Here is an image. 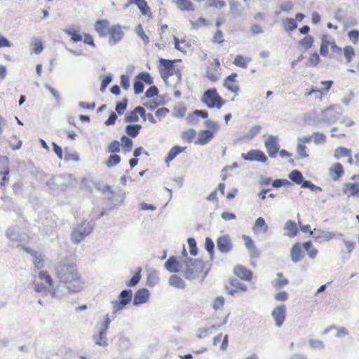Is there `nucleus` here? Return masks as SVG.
Here are the masks:
<instances>
[{
    "mask_svg": "<svg viewBox=\"0 0 359 359\" xmlns=\"http://www.w3.org/2000/svg\"><path fill=\"white\" fill-rule=\"evenodd\" d=\"M243 241H245V245L250 253V257H258L259 256V252L255 247L254 241L252 238L246 235H243L242 236Z\"/></svg>",
    "mask_w": 359,
    "mask_h": 359,
    "instance_id": "16",
    "label": "nucleus"
},
{
    "mask_svg": "<svg viewBox=\"0 0 359 359\" xmlns=\"http://www.w3.org/2000/svg\"><path fill=\"white\" fill-rule=\"evenodd\" d=\"M169 284L178 289H184L186 287L184 280L177 275H172L170 277Z\"/></svg>",
    "mask_w": 359,
    "mask_h": 359,
    "instance_id": "31",
    "label": "nucleus"
},
{
    "mask_svg": "<svg viewBox=\"0 0 359 359\" xmlns=\"http://www.w3.org/2000/svg\"><path fill=\"white\" fill-rule=\"evenodd\" d=\"M121 162V156L118 154H111L105 162L107 168L114 167Z\"/></svg>",
    "mask_w": 359,
    "mask_h": 359,
    "instance_id": "44",
    "label": "nucleus"
},
{
    "mask_svg": "<svg viewBox=\"0 0 359 359\" xmlns=\"http://www.w3.org/2000/svg\"><path fill=\"white\" fill-rule=\"evenodd\" d=\"M175 61V60H171L163 58L159 59V63L163 67V72H167L168 74L172 72L174 69V63Z\"/></svg>",
    "mask_w": 359,
    "mask_h": 359,
    "instance_id": "38",
    "label": "nucleus"
},
{
    "mask_svg": "<svg viewBox=\"0 0 359 359\" xmlns=\"http://www.w3.org/2000/svg\"><path fill=\"white\" fill-rule=\"evenodd\" d=\"M217 248L222 253H228L233 248V243L229 235H224L217 239Z\"/></svg>",
    "mask_w": 359,
    "mask_h": 359,
    "instance_id": "13",
    "label": "nucleus"
},
{
    "mask_svg": "<svg viewBox=\"0 0 359 359\" xmlns=\"http://www.w3.org/2000/svg\"><path fill=\"white\" fill-rule=\"evenodd\" d=\"M268 138L264 142L267 153L271 158L276 156L279 151L280 145L278 144V137L276 135H268Z\"/></svg>",
    "mask_w": 359,
    "mask_h": 359,
    "instance_id": "9",
    "label": "nucleus"
},
{
    "mask_svg": "<svg viewBox=\"0 0 359 359\" xmlns=\"http://www.w3.org/2000/svg\"><path fill=\"white\" fill-rule=\"evenodd\" d=\"M177 6V8L181 11H194V6L190 0H173Z\"/></svg>",
    "mask_w": 359,
    "mask_h": 359,
    "instance_id": "30",
    "label": "nucleus"
},
{
    "mask_svg": "<svg viewBox=\"0 0 359 359\" xmlns=\"http://www.w3.org/2000/svg\"><path fill=\"white\" fill-rule=\"evenodd\" d=\"M141 270L142 269L139 268L138 271L135 273V275L128 281L126 282V285L127 287H131L138 284L141 279Z\"/></svg>",
    "mask_w": 359,
    "mask_h": 359,
    "instance_id": "50",
    "label": "nucleus"
},
{
    "mask_svg": "<svg viewBox=\"0 0 359 359\" xmlns=\"http://www.w3.org/2000/svg\"><path fill=\"white\" fill-rule=\"evenodd\" d=\"M144 88V83H142V81H139L136 78H135L134 83H133V89L134 93L136 95L140 94L143 92Z\"/></svg>",
    "mask_w": 359,
    "mask_h": 359,
    "instance_id": "63",
    "label": "nucleus"
},
{
    "mask_svg": "<svg viewBox=\"0 0 359 359\" xmlns=\"http://www.w3.org/2000/svg\"><path fill=\"white\" fill-rule=\"evenodd\" d=\"M255 233H265L268 231L269 226L263 217H258L252 228Z\"/></svg>",
    "mask_w": 359,
    "mask_h": 359,
    "instance_id": "24",
    "label": "nucleus"
},
{
    "mask_svg": "<svg viewBox=\"0 0 359 359\" xmlns=\"http://www.w3.org/2000/svg\"><path fill=\"white\" fill-rule=\"evenodd\" d=\"M261 126L256 125L252 126L247 134L245 135V138L251 140L261 130Z\"/></svg>",
    "mask_w": 359,
    "mask_h": 359,
    "instance_id": "62",
    "label": "nucleus"
},
{
    "mask_svg": "<svg viewBox=\"0 0 359 359\" xmlns=\"http://www.w3.org/2000/svg\"><path fill=\"white\" fill-rule=\"evenodd\" d=\"M284 234L293 238L297 235L298 227L295 222L292 220H287L284 225Z\"/></svg>",
    "mask_w": 359,
    "mask_h": 359,
    "instance_id": "20",
    "label": "nucleus"
},
{
    "mask_svg": "<svg viewBox=\"0 0 359 359\" xmlns=\"http://www.w3.org/2000/svg\"><path fill=\"white\" fill-rule=\"evenodd\" d=\"M137 79L139 81H142V83H145L146 84L151 85L153 83V79L151 76L150 74L146 72H143L140 73L137 76H135Z\"/></svg>",
    "mask_w": 359,
    "mask_h": 359,
    "instance_id": "49",
    "label": "nucleus"
},
{
    "mask_svg": "<svg viewBox=\"0 0 359 359\" xmlns=\"http://www.w3.org/2000/svg\"><path fill=\"white\" fill-rule=\"evenodd\" d=\"M133 292L130 289L123 290L118 296V300L111 302L113 306L112 314L115 315L117 312L122 311L131 302Z\"/></svg>",
    "mask_w": 359,
    "mask_h": 359,
    "instance_id": "6",
    "label": "nucleus"
},
{
    "mask_svg": "<svg viewBox=\"0 0 359 359\" xmlns=\"http://www.w3.org/2000/svg\"><path fill=\"white\" fill-rule=\"evenodd\" d=\"M128 106V99L123 98L122 101L117 102L116 104L115 110L118 115H122Z\"/></svg>",
    "mask_w": 359,
    "mask_h": 359,
    "instance_id": "51",
    "label": "nucleus"
},
{
    "mask_svg": "<svg viewBox=\"0 0 359 359\" xmlns=\"http://www.w3.org/2000/svg\"><path fill=\"white\" fill-rule=\"evenodd\" d=\"M344 54L346 62L348 63L351 62L353 57L355 55L354 48L351 46H346L344 48Z\"/></svg>",
    "mask_w": 359,
    "mask_h": 359,
    "instance_id": "55",
    "label": "nucleus"
},
{
    "mask_svg": "<svg viewBox=\"0 0 359 359\" xmlns=\"http://www.w3.org/2000/svg\"><path fill=\"white\" fill-rule=\"evenodd\" d=\"M9 159L6 156L0 155V175H8L9 170Z\"/></svg>",
    "mask_w": 359,
    "mask_h": 359,
    "instance_id": "35",
    "label": "nucleus"
},
{
    "mask_svg": "<svg viewBox=\"0 0 359 359\" xmlns=\"http://www.w3.org/2000/svg\"><path fill=\"white\" fill-rule=\"evenodd\" d=\"M290 256L292 261L294 263H297L302 259L304 255L300 243H297L292 247Z\"/></svg>",
    "mask_w": 359,
    "mask_h": 359,
    "instance_id": "23",
    "label": "nucleus"
},
{
    "mask_svg": "<svg viewBox=\"0 0 359 359\" xmlns=\"http://www.w3.org/2000/svg\"><path fill=\"white\" fill-rule=\"evenodd\" d=\"M313 41L314 38L311 35H307L299 41V44L305 50H308L313 46Z\"/></svg>",
    "mask_w": 359,
    "mask_h": 359,
    "instance_id": "48",
    "label": "nucleus"
},
{
    "mask_svg": "<svg viewBox=\"0 0 359 359\" xmlns=\"http://www.w3.org/2000/svg\"><path fill=\"white\" fill-rule=\"evenodd\" d=\"M33 285H34V290L35 292H39V293L43 292L45 294H50V293L48 291L49 286L47 287L43 283H40L36 280H34L33 282Z\"/></svg>",
    "mask_w": 359,
    "mask_h": 359,
    "instance_id": "57",
    "label": "nucleus"
},
{
    "mask_svg": "<svg viewBox=\"0 0 359 359\" xmlns=\"http://www.w3.org/2000/svg\"><path fill=\"white\" fill-rule=\"evenodd\" d=\"M121 150L120 142L118 140L111 142L107 147V152L116 154Z\"/></svg>",
    "mask_w": 359,
    "mask_h": 359,
    "instance_id": "54",
    "label": "nucleus"
},
{
    "mask_svg": "<svg viewBox=\"0 0 359 359\" xmlns=\"http://www.w3.org/2000/svg\"><path fill=\"white\" fill-rule=\"evenodd\" d=\"M186 266L184 269V277L189 280H193L198 277L203 269V262L199 259L187 257L182 263Z\"/></svg>",
    "mask_w": 359,
    "mask_h": 359,
    "instance_id": "3",
    "label": "nucleus"
},
{
    "mask_svg": "<svg viewBox=\"0 0 359 359\" xmlns=\"http://www.w3.org/2000/svg\"><path fill=\"white\" fill-rule=\"evenodd\" d=\"M306 150V147L304 144H303L302 143H298L297 147V152L298 154V157H297L298 160L302 159V158H306L309 157V154Z\"/></svg>",
    "mask_w": 359,
    "mask_h": 359,
    "instance_id": "52",
    "label": "nucleus"
},
{
    "mask_svg": "<svg viewBox=\"0 0 359 359\" xmlns=\"http://www.w3.org/2000/svg\"><path fill=\"white\" fill-rule=\"evenodd\" d=\"M201 101L205 104L209 109H220L225 104V100L217 93V89L215 88L206 90Z\"/></svg>",
    "mask_w": 359,
    "mask_h": 359,
    "instance_id": "4",
    "label": "nucleus"
},
{
    "mask_svg": "<svg viewBox=\"0 0 359 359\" xmlns=\"http://www.w3.org/2000/svg\"><path fill=\"white\" fill-rule=\"evenodd\" d=\"M330 175L334 181H337L344 174V168L341 163H336L330 168Z\"/></svg>",
    "mask_w": 359,
    "mask_h": 359,
    "instance_id": "27",
    "label": "nucleus"
},
{
    "mask_svg": "<svg viewBox=\"0 0 359 359\" xmlns=\"http://www.w3.org/2000/svg\"><path fill=\"white\" fill-rule=\"evenodd\" d=\"M348 36L350 39V41L356 44L358 42L359 40V30L357 29H353L348 32Z\"/></svg>",
    "mask_w": 359,
    "mask_h": 359,
    "instance_id": "64",
    "label": "nucleus"
},
{
    "mask_svg": "<svg viewBox=\"0 0 359 359\" xmlns=\"http://www.w3.org/2000/svg\"><path fill=\"white\" fill-rule=\"evenodd\" d=\"M237 76V74L233 73L230 75H229L224 81L223 86L229 91L238 93L239 91V87L238 85H229V83L230 82H235L236 77Z\"/></svg>",
    "mask_w": 359,
    "mask_h": 359,
    "instance_id": "25",
    "label": "nucleus"
},
{
    "mask_svg": "<svg viewBox=\"0 0 359 359\" xmlns=\"http://www.w3.org/2000/svg\"><path fill=\"white\" fill-rule=\"evenodd\" d=\"M219 74L218 69L214 67L212 64H210V65L207 67L205 76L210 81L212 82L217 81L219 79Z\"/></svg>",
    "mask_w": 359,
    "mask_h": 359,
    "instance_id": "29",
    "label": "nucleus"
},
{
    "mask_svg": "<svg viewBox=\"0 0 359 359\" xmlns=\"http://www.w3.org/2000/svg\"><path fill=\"white\" fill-rule=\"evenodd\" d=\"M129 4H135L143 15H146L149 10L145 0H128Z\"/></svg>",
    "mask_w": 359,
    "mask_h": 359,
    "instance_id": "36",
    "label": "nucleus"
},
{
    "mask_svg": "<svg viewBox=\"0 0 359 359\" xmlns=\"http://www.w3.org/2000/svg\"><path fill=\"white\" fill-rule=\"evenodd\" d=\"M180 262L175 256L170 257L165 262V268L170 273H178L180 271Z\"/></svg>",
    "mask_w": 359,
    "mask_h": 359,
    "instance_id": "18",
    "label": "nucleus"
},
{
    "mask_svg": "<svg viewBox=\"0 0 359 359\" xmlns=\"http://www.w3.org/2000/svg\"><path fill=\"white\" fill-rule=\"evenodd\" d=\"M138 112H135V108L130 111V112L127 113V114L125 116L124 121L127 123H133V122H137L139 121V117L137 116Z\"/></svg>",
    "mask_w": 359,
    "mask_h": 359,
    "instance_id": "56",
    "label": "nucleus"
},
{
    "mask_svg": "<svg viewBox=\"0 0 359 359\" xmlns=\"http://www.w3.org/2000/svg\"><path fill=\"white\" fill-rule=\"evenodd\" d=\"M283 25L286 32H292L297 28V23L294 19L291 18L283 20Z\"/></svg>",
    "mask_w": 359,
    "mask_h": 359,
    "instance_id": "40",
    "label": "nucleus"
},
{
    "mask_svg": "<svg viewBox=\"0 0 359 359\" xmlns=\"http://www.w3.org/2000/svg\"><path fill=\"white\" fill-rule=\"evenodd\" d=\"M214 242L210 238L207 237L205 241V249L209 253L210 260H213L214 259Z\"/></svg>",
    "mask_w": 359,
    "mask_h": 359,
    "instance_id": "46",
    "label": "nucleus"
},
{
    "mask_svg": "<svg viewBox=\"0 0 359 359\" xmlns=\"http://www.w3.org/2000/svg\"><path fill=\"white\" fill-rule=\"evenodd\" d=\"M343 192L344 194H348V192H350L351 196L359 197V183H346L343 188Z\"/></svg>",
    "mask_w": 359,
    "mask_h": 359,
    "instance_id": "26",
    "label": "nucleus"
},
{
    "mask_svg": "<svg viewBox=\"0 0 359 359\" xmlns=\"http://www.w3.org/2000/svg\"><path fill=\"white\" fill-rule=\"evenodd\" d=\"M277 278L272 281V285L276 288H282L289 283V280L283 277L282 273L276 274Z\"/></svg>",
    "mask_w": 359,
    "mask_h": 359,
    "instance_id": "34",
    "label": "nucleus"
},
{
    "mask_svg": "<svg viewBox=\"0 0 359 359\" xmlns=\"http://www.w3.org/2000/svg\"><path fill=\"white\" fill-rule=\"evenodd\" d=\"M109 34V43L110 46L116 45L123 37L124 33L119 25L110 27L108 29Z\"/></svg>",
    "mask_w": 359,
    "mask_h": 359,
    "instance_id": "12",
    "label": "nucleus"
},
{
    "mask_svg": "<svg viewBox=\"0 0 359 359\" xmlns=\"http://www.w3.org/2000/svg\"><path fill=\"white\" fill-rule=\"evenodd\" d=\"M63 177L62 175L53 176L49 180L47 181L46 185L49 187V189L55 190L57 189H60L62 190L66 187V184H63L62 182Z\"/></svg>",
    "mask_w": 359,
    "mask_h": 359,
    "instance_id": "17",
    "label": "nucleus"
},
{
    "mask_svg": "<svg viewBox=\"0 0 359 359\" xmlns=\"http://www.w3.org/2000/svg\"><path fill=\"white\" fill-rule=\"evenodd\" d=\"M93 229V224L87 221L78 223L73 229L71 240L75 244L81 243Z\"/></svg>",
    "mask_w": 359,
    "mask_h": 359,
    "instance_id": "2",
    "label": "nucleus"
},
{
    "mask_svg": "<svg viewBox=\"0 0 359 359\" xmlns=\"http://www.w3.org/2000/svg\"><path fill=\"white\" fill-rule=\"evenodd\" d=\"M149 297V292L147 288H141L135 293L133 304L134 306L146 303Z\"/></svg>",
    "mask_w": 359,
    "mask_h": 359,
    "instance_id": "14",
    "label": "nucleus"
},
{
    "mask_svg": "<svg viewBox=\"0 0 359 359\" xmlns=\"http://www.w3.org/2000/svg\"><path fill=\"white\" fill-rule=\"evenodd\" d=\"M55 273L61 285L48 289L52 297L61 298L69 294L77 293L83 289V282L75 264L61 261L55 266Z\"/></svg>",
    "mask_w": 359,
    "mask_h": 359,
    "instance_id": "1",
    "label": "nucleus"
},
{
    "mask_svg": "<svg viewBox=\"0 0 359 359\" xmlns=\"http://www.w3.org/2000/svg\"><path fill=\"white\" fill-rule=\"evenodd\" d=\"M142 126L140 124H129L126 126V133L130 137H135L140 133Z\"/></svg>",
    "mask_w": 359,
    "mask_h": 359,
    "instance_id": "32",
    "label": "nucleus"
},
{
    "mask_svg": "<svg viewBox=\"0 0 359 359\" xmlns=\"http://www.w3.org/2000/svg\"><path fill=\"white\" fill-rule=\"evenodd\" d=\"M106 335L107 333L99 330V332L97 334H95L93 338L96 344L102 346H107Z\"/></svg>",
    "mask_w": 359,
    "mask_h": 359,
    "instance_id": "37",
    "label": "nucleus"
},
{
    "mask_svg": "<svg viewBox=\"0 0 359 359\" xmlns=\"http://www.w3.org/2000/svg\"><path fill=\"white\" fill-rule=\"evenodd\" d=\"M341 116V109L337 105H330L327 109L321 111L320 119L316 120L317 123H323L331 125L338 121Z\"/></svg>",
    "mask_w": 359,
    "mask_h": 359,
    "instance_id": "5",
    "label": "nucleus"
},
{
    "mask_svg": "<svg viewBox=\"0 0 359 359\" xmlns=\"http://www.w3.org/2000/svg\"><path fill=\"white\" fill-rule=\"evenodd\" d=\"M288 177L291 180V182L297 184H301L302 188L309 189L313 192H316L317 191H322V188L318 187L313 184L309 180H304V177L302 173L298 170H293L288 174Z\"/></svg>",
    "mask_w": 359,
    "mask_h": 359,
    "instance_id": "7",
    "label": "nucleus"
},
{
    "mask_svg": "<svg viewBox=\"0 0 359 359\" xmlns=\"http://www.w3.org/2000/svg\"><path fill=\"white\" fill-rule=\"evenodd\" d=\"M65 34L69 36H71V41L73 42H79L82 41V36L79 33L78 31H76L73 28H68L64 29Z\"/></svg>",
    "mask_w": 359,
    "mask_h": 359,
    "instance_id": "43",
    "label": "nucleus"
},
{
    "mask_svg": "<svg viewBox=\"0 0 359 359\" xmlns=\"http://www.w3.org/2000/svg\"><path fill=\"white\" fill-rule=\"evenodd\" d=\"M229 284L234 288L240 289L241 291H246L247 286L241 283L237 278H231L229 280Z\"/></svg>",
    "mask_w": 359,
    "mask_h": 359,
    "instance_id": "59",
    "label": "nucleus"
},
{
    "mask_svg": "<svg viewBox=\"0 0 359 359\" xmlns=\"http://www.w3.org/2000/svg\"><path fill=\"white\" fill-rule=\"evenodd\" d=\"M125 198V193L121 190L113 191L110 196H107V200L114 206L122 204Z\"/></svg>",
    "mask_w": 359,
    "mask_h": 359,
    "instance_id": "22",
    "label": "nucleus"
},
{
    "mask_svg": "<svg viewBox=\"0 0 359 359\" xmlns=\"http://www.w3.org/2000/svg\"><path fill=\"white\" fill-rule=\"evenodd\" d=\"M185 149L186 147H182L178 145H175L173 147H172L170 149L165 158V163H168L169 162L173 161L175 158V157L180 153L183 152L185 150Z\"/></svg>",
    "mask_w": 359,
    "mask_h": 359,
    "instance_id": "28",
    "label": "nucleus"
},
{
    "mask_svg": "<svg viewBox=\"0 0 359 359\" xmlns=\"http://www.w3.org/2000/svg\"><path fill=\"white\" fill-rule=\"evenodd\" d=\"M121 142L122 143L123 151L124 153H128L132 150L133 142L130 138L126 135H123L121 137Z\"/></svg>",
    "mask_w": 359,
    "mask_h": 359,
    "instance_id": "41",
    "label": "nucleus"
},
{
    "mask_svg": "<svg viewBox=\"0 0 359 359\" xmlns=\"http://www.w3.org/2000/svg\"><path fill=\"white\" fill-rule=\"evenodd\" d=\"M187 243L189 246L190 254L193 256H196L198 254V248L195 239L194 238H189Z\"/></svg>",
    "mask_w": 359,
    "mask_h": 359,
    "instance_id": "60",
    "label": "nucleus"
},
{
    "mask_svg": "<svg viewBox=\"0 0 359 359\" xmlns=\"http://www.w3.org/2000/svg\"><path fill=\"white\" fill-rule=\"evenodd\" d=\"M196 131L194 129H189L186 131H184L182 134V138L186 140L187 142L190 143L193 141L196 136Z\"/></svg>",
    "mask_w": 359,
    "mask_h": 359,
    "instance_id": "53",
    "label": "nucleus"
},
{
    "mask_svg": "<svg viewBox=\"0 0 359 359\" xmlns=\"http://www.w3.org/2000/svg\"><path fill=\"white\" fill-rule=\"evenodd\" d=\"M302 246L311 259H314L316 257L318 250L313 248L311 241L304 242Z\"/></svg>",
    "mask_w": 359,
    "mask_h": 359,
    "instance_id": "42",
    "label": "nucleus"
},
{
    "mask_svg": "<svg viewBox=\"0 0 359 359\" xmlns=\"http://www.w3.org/2000/svg\"><path fill=\"white\" fill-rule=\"evenodd\" d=\"M312 233L313 238L319 243L327 242L343 236L341 233L327 231L316 228L313 229Z\"/></svg>",
    "mask_w": 359,
    "mask_h": 359,
    "instance_id": "8",
    "label": "nucleus"
},
{
    "mask_svg": "<svg viewBox=\"0 0 359 359\" xmlns=\"http://www.w3.org/2000/svg\"><path fill=\"white\" fill-rule=\"evenodd\" d=\"M250 61V58L244 57L241 55H237L233 62V65L241 68H247L248 62Z\"/></svg>",
    "mask_w": 359,
    "mask_h": 359,
    "instance_id": "39",
    "label": "nucleus"
},
{
    "mask_svg": "<svg viewBox=\"0 0 359 359\" xmlns=\"http://www.w3.org/2000/svg\"><path fill=\"white\" fill-rule=\"evenodd\" d=\"M313 141L315 144H323L326 142V136L320 132H314L311 135Z\"/></svg>",
    "mask_w": 359,
    "mask_h": 359,
    "instance_id": "47",
    "label": "nucleus"
},
{
    "mask_svg": "<svg viewBox=\"0 0 359 359\" xmlns=\"http://www.w3.org/2000/svg\"><path fill=\"white\" fill-rule=\"evenodd\" d=\"M109 28V22L107 20H99L95 24V29L101 37L107 35Z\"/></svg>",
    "mask_w": 359,
    "mask_h": 359,
    "instance_id": "21",
    "label": "nucleus"
},
{
    "mask_svg": "<svg viewBox=\"0 0 359 359\" xmlns=\"http://www.w3.org/2000/svg\"><path fill=\"white\" fill-rule=\"evenodd\" d=\"M39 278L41 280H44L49 285V288L53 287V279L51 276L45 271H41L39 273Z\"/></svg>",
    "mask_w": 359,
    "mask_h": 359,
    "instance_id": "58",
    "label": "nucleus"
},
{
    "mask_svg": "<svg viewBox=\"0 0 359 359\" xmlns=\"http://www.w3.org/2000/svg\"><path fill=\"white\" fill-rule=\"evenodd\" d=\"M271 316L275 321V325L280 327L285 320L286 306L284 304L276 307L271 312Z\"/></svg>",
    "mask_w": 359,
    "mask_h": 359,
    "instance_id": "11",
    "label": "nucleus"
},
{
    "mask_svg": "<svg viewBox=\"0 0 359 359\" xmlns=\"http://www.w3.org/2000/svg\"><path fill=\"white\" fill-rule=\"evenodd\" d=\"M309 344L313 349L323 350L325 348L324 343L319 339H310Z\"/></svg>",
    "mask_w": 359,
    "mask_h": 359,
    "instance_id": "61",
    "label": "nucleus"
},
{
    "mask_svg": "<svg viewBox=\"0 0 359 359\" xmlns=\"http://www.w3.org/2000/svg\"><path fill=\"white\" fill-rule=\"evenodd\" d=\"M351 150L343 147L337 148L334 151V158L335 159H340L343 157H351Z\"/></svg>",
    "mask_w": 359,
    "mask_h": 359,
    "instance_id": "33",
    "label": "nucleus"
},
{
    "mask_svg": "<svg viewBox=\"0 0 359 359\" xmlns=\"http://www.w3.org/2000/svg\"><path fill=\"white\" fill-rule=\"evenodd\" d=\"M241 158L245 161L266 163L268 158L264 151L259 149H251L248 153H242Z\"/></svg>",
    "mask_w": 359,
    "mask_h": 359,
    "instance_id": "10",
    "label": "nucleus"
},
{
    "mask_svg": "<svg viewBox=\"0 0 359 359\" xmlns=\"http://www.w3.org/2000/svg\"><path fill=\"white\" fill-rule=\"evenodd\" d=\"M213 137V133L210 130H202L199 132L195 144L205 145L208 144Z\"/></svg>",
    "mask_w": 359,
    "mask_h": 359,
    "instance_id": "19",
    "label": "nucleus"
},
{
    "mask_svg": "<svg viewBox=\"0 0 359 359\" xmlns=\"http://www.w3.org/2000/svg\"><path fill=\"white\" fill-rule=\"evenodd\" d=\"M233 273L239 278L246 281H250L252 278V272L242 265L236 266Z\"/></svg>",
    "mask_w": 359,
    "mask_h": 359,
    "instance_id": "15",
    "label": "nucleus"
},
{
    "mask_svg": "<svg viewBox=\"0 0 359 359\" xmlns=\"http://www.w3.org/2000/svg\"><path fill=\"white\" fill-rule=\"evenodd\" d=\"M6 237L13 241H18L20 240V235L18 231L15 227H10L6 230Z\"/></svg>",
    "mask_w": 359,
    "mask_h": 359,
    "instance_id": "45",
    "label": "nucleus"
}]
</instances>
